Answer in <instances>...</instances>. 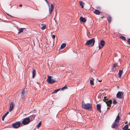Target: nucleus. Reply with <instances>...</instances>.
Masks as SVG:
<instances>
[{"label": "nucleus", "mask_w": 130, "mask_h": 130, "mask_svg": "<svg viewBox=\"0 0 130 130\" xmlns=\"http://www.w3.org/2000/svg\"><path fill=\"white\" fill-rule=\"evenodd\" d=\"M82 105V107L84 109L90 111L92 110V105L90 104L89 103L85 104L84 102L83 101Z\"/></svg>", "instance_id": "1"}, {"label": "nucleus", "mask_w": 130, "mask_h": 130, "mask_svg": "<svg viewBox=\"0 0 130 130\" xmlns=\"http://www.w3.org/2000/svg\"><path fill=\"white\" fill-rule=\"evenodd\" d=\"M95 42L94 38H93L87 41L85 45L89 46H92L94 44Z\"/></svg>", "instance_id": "2"}, {"label": "nucleus", "mask_w": 130, "mask_h": 130, "mask_svg": "<svg viewBox=\"0 0 130 130\" xmlns=\"http://www.w3.org/2000/svg\"><path fill=\"white\" fill-rule=\"evenodd\" d=\"M48 78L47 79V81L48 83L50 84H52L56 82V80H54L52 79V76L48 75Z\"/></svg>", "instance_id": "3"}, {"label": "nucleus", "mask_w": 130, "mask_h": 130, "mask_svg": "<svg viewBox=\"0 0 130 130\" xmlns=\"http://www.w3.org/2000/svg\"><path fill=\"white\" fill-rule=\"evenodd\" d=\"M124 93L123 92L119 91L117 94L116 97L119 99H122L123 98V95Z\"/></svg>", "instance_id": "4"}, {"label": "nucleus", "mask_w": 130, "mask_h": 130, "mask_svg": "<svg viewBox=\"0 0 130 130\" xmlns=\"http://www.w3.org/2000/svg\"><path fill=\"white\" fill-rule=\"evenodd\" d=\"M30 122L28 117H27L23 119L22 123L23 124L26 125L28 124Z\"/></svg>", "instance_id": "5"}, {"label": "nucleus", "mask_w": 130, "mask_h": 130, "mask_svg": "<svg viewBox=\"0 0 130 130\" xmlns=\"http://www.w3.org/2000/svg\"><path fill=\"white\" fill-rule=\"evenodd\" d=\"M21 123L19 121L17 122L12 124V127L15 128H17L20 126Z\"/></svg>", "instance_id": "6"}, {"label": "nucleus", "mask_w": 130, "mask_h": 130, "mask_svg": "<svg viewBox=\"0 0 130 130\" xmlns=\"http://www.w3.org/2000/svg\"><path fill=\"white\" fill-rule=\"evenodd\" d=\"M105 43V42L104 40H102L101 41L100 43L99 44V49H101L104 45Z\"/></svg>", "instance_id": "7"}, {"label": "nucleus", "mask_w": 130, "mask_h": 130, "mask_svg": "<svg viewBox=\"0 0 130 130\" xmlns=\"http://www.w3.org/2000/svg\"><path fill=\"white\" fill-rule=\"evenodd\" d=\"M27 94V91L25 90H23L22 92L21 95V97L22 98H23Z\"/></svg>", "instance_id": "8"}, {"label": "nucleus", "mask_w": 130, "mask_h": 130, "mask_svg": "<svg viewBox=\"0 0 130 130\" xmlns=\"http://www.w3.org/2000/svg\"><path fill=\"white\" fill-rule=\"evenodd\" d=\"M48 7H49V14H50L52 12L53 10L54 9V5L52 4L50 6L49 5V6Z\"/></svg>", "instance_id": "9"}, {"label": "nucleus", "mask_w": 130, "mask_h": 130, "mask_svg": "<svg viewBox=\"0 0 130 130\" xmlns=\"http://www.w3.org/2000/svg\"><path fill=\"white\" fill-rule=\"evenodd\" d=\"M35 117V115H32L28 117L29 121L30 122L34 120Z\"/></svg>", "instance_id": "10"}, {"label": "nucleus", "mask_w": 130, "mask_h": 130, "mask_svg": "<svg viewBox=\"0 0 130 130\" xmlns=\"http://www.w3.org/2000/svg\"><path fill=\"white\" fill-rule=\"evenodd\" d=\"M112 101L111 100H110L108 101H105V103L107 105V106H110L112 104Z\"/></svg>", "instance_id": "11"}, {"label": "nucleus", "mask_w": 130, "mask_h": 130, "mask_svg": "<svg viewBox=\"0 0 130 130\" xmlns=\"http://www.w3.org/2000/svg\"><path fill=\"white\" fill-rule=\"evenodd\" d=\"M96 107L97 108V110H98V111H99V112L101 113V106L100 104H97L96 105Z\"/></svg>", "instance_id": "12"}, {"label": "nucleus", "mask_w": 130, "mask_h": 130, "mask_svg": "<svg viewBox=\"0 0 130 130\" xmlns=\"http://www.w3.org/2000/svg\"><path fill=\"white\" fill-rule=\"evenodd\" d=\"M80 21L81 22L85 23L86 21V20L83 17H80L79 18Z\"/></svg>", "instance_id": "13"}, {"label": "nucleus", "mask_w": 130, "mask_h": 130, "mask_svg": "<svg viewBox=\"0 0 130 130\" xmlns=\"http://www.w3.org/2000/svg\"><path fill=\"white\" fill-rule=\"evenodd\" d=\"M9 113V112L8 111L6 112L2 116V120L3 121L4 120L6 116Z\"/></svg>", "instance_id": "14"}, {"label": "nucleus", "mask_w": 130, "mask_h": 130, "mask_svg": "<svg viewBox=\"0 0 130 130\" xmlns=\"http://www.w3.org/2000/svg\"><path fill=\"white\" fill-rule=\"evenodd\" d=\"M120 119V118L119 117V116L118 115L116 117V119L115 120L114 122H116L117 123H118L119 122V120Z\"/></svg>", "instance_id": "15"}, {"label": "nucleus", "mask_w": 130, "mask_h": 130, "mask_svg": "<svg viewBox=\"0 0 130 130\" xmlns=\"http://www.w3.org/2000/svg\"><path fill=\"white\" fill-rule=\"evenodd\" d=\"M36 71L35 70H33L32 72V78H34L35 74H36Z\"/></svg>", "instance_id": "16"}, {"label": "nucleus", "mask_w": 130, "mask_h": 130, "mask_svg": "<svg viewBox=\"0 0 130 130\" xmlns=\"http://www.w3.org/2000/svg\"><path fill=\"white\" fill-rule=\"evenodd\" d=\"M94 13L96 14L99 15L101 13V12L99 10H95L94 11Z\"/></svg>", "instance_id": "17"}, {"label": "nucleus", "mask_w": 130, "mask_h": 130, "mask_svg": "<svg viewBox=\"0 0 130 130\" xmlns=\"http://www.w3.org/2000/svg\"><path fill=\"white\" fill-rule=\"evenodd\" d=\"M117 124L116 123H113L111 126V127L112 128H115L117 125Z\"/></svg>", "instance_id": "18"}, {"label": "nucleus", "mask_w": 130, "mask_h": 130, "mask_svg": "<svg viewBox=\"0 0 130 130\" xmlns=\"http://www.w3.org/2000/svg\"><path fill=\"white\" fill-rule=\"evenodd\" d=\"M128 124L125 125L122 128L123 130H127L128 129Z\"/></svg>", "instance_id": "19"}, {"label": "nucleus", "mask_w": 130, "mask_h": 130, "mask_svg": "<svg viewBox=\"0 0 130 130\" xmlns=\"http://www.w3.org/2000/svg\"><path fill=\"white\" fill-rule=\"evenodd\" d=\"M66 45V44L65 43H62L61 45L60 48L63 49L64 48Z\"/></svg>", "instance_id": "20"}, {"label": "nucleus", "mask_w": 130, "mask_h": 130, "mask_svg": "<svg viewBox=\"0 0 130 130\" xmlns=\"http://www.w3.org/2000/svg\"><path fill=\"white\" fill-rule=\"evenodd\" d=\"M122 70H120L119 73L118 74L119 75V77L120 78L122 74Z\"/></svg>", "instance_id": "21"}, {"label": "nucleus", "mask_w": 130, "mask_h": 130, "mask_svg": "<svg viewBox=\"0 0 130 130\" xmlns=\"http://www.w3.org/2000/svg\"><path fill=\"white\" fill-rule=\"evenodd\" d=\"M25 29V28H20L19 30V31L18 32V34H19L23 31V29Z\"/></svg>", "instance_id": "22"}, {"label": "nucleus", "mask_w": 130, "mask_h": 130, "mask_svg": "<svg viewBox=\"0 0 130 130\" xmlns=\"http://www.w3.org/2000/svg\"><path fill=\"white\" fill-rule=\"evenodd\" d=\"M92 80H91L90 81V84L92 85H94L93 80H94L93 78H92Z\"/></svg>", "instance_id": "23"}, {"label": "nucleus", "mask_w": 130, "mask_h": 130, "mask_svg": "<svg viewBox=\"0 0 130 130\" xmlns=\"http://www.w3.org/2000/svg\"><path fill=\"white\" fill-rule=\"evenodd\" d=\"M41 124L42 122L41 121H40V122H39L38 124L37 125V128H38L39 127H40L41 126Z\"/></svg>", "instance_id": "24"}, {"label": "nucleus", "mask_w": 130, "mask_h": 130, "mask_svg": "<svg viewBox=\"0 0 130 130\" xmlns=\"http://www.w3.org/2000/svg\"><path fill=\"white\" fill-rule=\"evenodd\" d=\"M79 3L80 5L81 6L82 8H83L84 7V3L82 1H80Z\"/></svg>", "instance_id": "25"}, {"label": "nucleus", "mask_w": 130, "mask_h": 130, "mask_svg": "<svg viewBox=\"0 0 130 130\" xmlns=\"http://www.w3.org/2000/svg\"><path fill=\"white\" fill-rule=\"evenodd\" d=\"M60 89V88H59L58 89H56V90H55L52 93H56L58 91H59Z\"/></svg>", "instance_id": "26"}, {"label": "nucleus", "mask_w": 130, "mask_h": 130, "mask_svg": "<svg viewBox=\"0 0 130 130\" xmlns=\"http://www.w3.org/2000/svg\"><path fill=\"white\" fill-rule=\"evenodd\" d=\"M120 38H121L123 40H126L125 37L124 36H120Z\"/></svg>", "instance_id": "27"}, {"label": "nucleus", "mask_w": 130, "mask_h": 130, "mask_svg": "<svg viewBox=\"0 0 130 130\" xmlns=\"http://www.w3.org/2000/svg\"><path fill=\"white\" fill-rule=\"evenodd\" d=\"M107 21H108V22L110 23V22L111 21V18L110 17H108L107 18Z\"/></svg>", "instance_id": "28"}, {"label": "nucleus", "mask_w": 130, "mask_h": 130, "mask_svg": "<svg viewBox=\"0 0 130 130\" xmlns=\"http://www.w3.org/2000/svg\"><path fill=\"white\" fill-rule=\"evenodd\" d=\"M14 104L13 102H11L10 104V106H11L13 107L14 106Z\"/></svg>", "instance_id": "29"}, {"label": "nucleus", "mask_w": 130, "mask_h": 130, "mask_svg": "<svg viewBox=\"0 0 130 130\" xmlns=\"http://www.w3.org/2000/svg\"><path fill=\"white\" fill-rule=\"evenodd\" d=\"M117 102L115 100H113V104L114 105H116L117 104Z\"/></svg>", "instance_id": "30"}, {"label": "nucleus", "mask_w": 130, "mask_h": 130, "mask_svg": "<svg viewBox=\"0 0 130 130\" xmlns=\"http://www.w3.org/2000/svg\"><path fill=\"white\" fill-rule=\"evenodd\" d=\"M67 88V86L66 85L64 86L62 88H61V90H62L64 89H66Z\"/></svg>", "instance_id": "31"}, {"label": "nucleus", "mask_w": 130, "mask_h": 130, "mask_svg": "<svg viewBox=\"0 0 130 130\" xmlns=\"http://www.w3.org/2000/svg\"><path fill=\"white\" fill-rule=\"evenodd\" d=\"M45 1L46 3H47L48 6H49V5H50V4L49 3V2H48V1H47V0H45Z\"/></svg>", "instance_id": "32"}, {"label": "nucleus", "mask_w": 130, "mask_h": 130, "mask_svg": "<svg viewBox=\"0 0 130 130\" xmlns=\"http://www.w3.org/2000/svg\"><path fill=\"white\" fill-rule=\"evenodd\" d=\"M113 64V67L114 68H115L117 66H118V65L117 64L114 63Z\"/></svg>", "instance_id": "33"}, {"label": "nucleus", "mask_w": 130, "mask_h": 130, "mask_svg": "<svg viewBox=\"0 0 130 130\" xmlns=\"http://www.w3.org/2000/svg\"><path fill=\"white\" fill-rule=\"evenodd\" d=\"M45 28H46V26H43L41 28V29L43 30L45 29Z\"/></svg>", "instance_id": "34"}, {"label": "nucleus", "mask_w": 130, "mask_h": 130, "mask_svg": "<svg viewBox=\"0 0 130 130\" xmlns=\"http://www.w3.org/2000/svg\"><path fill=\"white\" fill-rule=\"evenodd\" d=\"M127 42L129 44H130V39L129 38L127 40Z\"/></svg>", "instance_id": "35"}, {"label": "nucleus", "mask_w": 130, "mask_h": 130, "mask_svg": "<svg viewBox=\"0 0 130 130\" xmlns=\"http://www.w3.org/2000/svg\"><path fill=\"white\" fill-rule=\"evenodd\" d=\"M55 35H52V37L53 39H54L55 38Z\"/></svg>", "instance_id": "36"}, {"label": "nucleus", "mask_w": 130, "mask_h": 130, "mask_svg": "<svg viewBox=\"0 0 130 130\" xmlns=\"http://www.w3.org/2000/svg\"><path fill=\"white\" fill-rule=\"evenodd\" d=\"M105 98H106V97L105 96L104 98V99L103 100V101H104V102H105V101H106V100H105Z\"/></svg>", "instance_id": "37"}, {"label": "nucleus", "mask_w": 130, "mask_h": 130, "mask_svg": "<svg viewBox=\"0 0 130 130\" xmlns=\"http://www.w3.org/2000/svg\"><path fill=\"white\" fill-rule=\"evenodd\" d=\"M12 109H12V108H9V111H11L12 110Z\"/></svg>", "instance_id": "38"}, {"label": "nucleus", "mask_w": 130, "mask_h": 130, "mask_svg": "<svg viewBox=\"0 0 130 130\" xmlns=\"http://www.w3.org/2000/svg\"><path fill=\"white\" fill-rule=\"evenodd\" d=\"M105 98V100H106L107 101L109 100H108V98Z\"/></svg>", "instance_id": "39"}, {"label": "nucleus", "mask_w": 130, "mask_h": 130, "mask_svg": "<svg viewBox=\"0 0 130 130\" xmlns=\"http://www.w3.org/2000/svg\"><path fill=\"white\" fill-rule=\"evenodd\" d=\"M13 107L11 106H10V107L9 108H12V109H13Z\"/></svg>", "instance_id": "40"}, {"label": "nucleus", "mask_w": 130, "mask_h": 130, "mask_svg": "<svg viewBox=\"0 0 130 130\" xmlns=\"http://www.w3.org/2000/svg\"><path fill=\"white\" fill-rule=\"evenodd\" d=\"M7 14L8 15H9L11 17H13L11 16V15H9V14H8V13H7Z\"/></svg>", "instance_id": "41"}, {"label": "nucleus", "mask_w": 130, "mask_h": 130, "mask_svg": "<svg viewBox=\"0 0 130 130\" xmlns=\"http://www.w3.org/2000/svg\"><path fill=\"white\" fill-rule=\"evenodd\" d=\"M22 4H20V5H19V6L20 7H22Z\"/></svg>", "instance_id": "42"}, {"label": "nucleus", "mask_w": 130, "mask_h": 130, "mask_svg": "<svg viewBox=\"0 0 130 130\" xmlns=\"http://www.w3.org/2000/svg\"><path fill=\"white\" fill-rule=\"evenodd\" d=\"M129 126H130V121H129Z\"/></svg>", "instance_id": "43"}, {"label": "nucleus", "mask_w": 130, "mask_h": 130, "mask_svg": "<svg viewBox=\"0 0 130 130\" xmlns=\"http://www.w3.org/2000/svg\"><path fill=\"white\" fill-rule=\"evenodd\" d=\"M96 78V77H94L93 78Z\"/></svg>", "instance_id": "44"}, {"label": "nucleus", "mask_w": 130, "mask_h": 130, "mask_svg": "<svg viewBox=\"0 0 130 130\" xmlns=\"http://www.w3.org/2000/svg\"><path fill=\"white\" fill-rule=\"evenodd\" d=\"M127 130H130V129L129 128H128V129Z\"/></svg>", "instance_id": "45"}, {"label": "nucleus", "mask_w": 130, "mask_h": 130, "mask_svg": "<svg viewBox=\"0 0 130 130\" xmlns=\"http://www.w3.org/2000/svg\"><path fill=\"white\" fill-rule=\"evenodd\" d=\"M109 107H107V109H109Z\"/></svg>", "instance_id": "46"}, {"label": "nucleus", "mask_w": 130, "mask_h": 130, "mask_svg": "<svg viewBox=\"0 0 130 130\" xmlns=\"http://www.w3.org/2000/svg\"><path fill=\"white\" fill-rule=\"evenodd\" d=\"M43 25V24H41V25Z\"/></svg>", "instance_id": "47"}]
</instances>
